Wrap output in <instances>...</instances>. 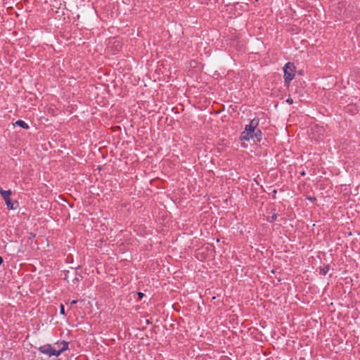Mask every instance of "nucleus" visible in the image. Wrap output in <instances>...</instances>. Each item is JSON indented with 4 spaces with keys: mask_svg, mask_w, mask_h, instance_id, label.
Wrapping results in <instances>:
<instances>
[{
    "mask_svg": "<svg viewBox=\"0 0 360 360\" xmlns=\"http://www.w3.org/2000/svg\"><path fill=\"white\" fill-rule=\"evenodd\" d=\"M3 189L1 188V187L0 186V191H1Z\"/></svg>",
    "mask_w": 360,
    "mask_h": 360,
    "instance_id": "nucleus-14",
    "label": "nucleus"
},
{
    "mask_svg": "<svg viewBox=\"0 0 360 360\" xmlns=\"http://www.w3.org/2000/svg\"><path fill=\"white\" fill-rule=\"evenodd\" d=\"M11 193H12V192L11 190H8V191L2 190L1 191H0V194L3 197L4 200H6L7 198H10Z\"/></svg>",
    "mask_w": 360,
    "mask_h": 360,
    "instance_id": "nucleus-4",
    "label": "nucleus"
},
{
    "mask_svg": "<svg viewBox=\"0 0 360 360\" xmlns=\"http://www.w3.org/2000/svg\"><path fill=\"white\" fill-rule=\"evenodd\" d=\"M5 200V202L7 205V207L10 210H13V209H15V207L13 206V203L11 202V198H7L6 200Z\"/></svg>",
    "mask_w": 360,
    "mask_h": 360,
    "instance_id": "nucleus-6",
    "label": "nucleus"
},
{
    "mask_svg": "<svg viewBox=\"0 0 360 360\" xmlns=\"http://www.w3.org/2000/svg\"><path fill=\"white\" fill-rule=\"evenodd\" d=\"M60 312L62 314H65V307L63 304L60 305Z\"/></svg>",
    "mask_w": 360,
    "mask_h": 360,
    "instance_id": "nucleus-7",
    "label": "nucleus"
},
{
    "mask_svg": "<svg viewBox=\"0 0 360 360\" xmlns=\"http://www.w3.org/2000/svg\"><path fill=\"white\" fill-rule=\"evenodd\" d=\"M312 130H316L317 132H319V131H321L322 130V129L319 127H314V128L312 129Z\"/></svg>",
    "mask_w": 360,
    "mask_h": 360,
    "instance_id": "nucleus-8",
    "label": "nucleus"
},
{
    "mask_svg": "<svg viewBox=\"0 0 360 360\" xmlns=\"http://www.w3.org/2000/svg\"><path fill=\"white\" fill-rule=\"evenodd\" d=\"M15 124L18 125V126H20V127H22L24 129H28L29 128L28 124L26 122H25L24 121H22V120H18V121H16Z\"/></svg>",
    "mask_w": 360,
    "mask_h": 360,
    "instance_id": "nucleus-5",
    "label": "nucleus"
},
{
    "mask_svg": "<svg viewBox=\"0 0 360 360\" xmlns=\"http://www.w3.org/2000/svg\"><path fill=\"white\" fill-rule=\"evenodd\" d=\"M77 302V301L74 300L71 301L70 304L71 305L75 304Z\"/></svg>",
    "mask_w": 360,
    "mask_h": 360,
    "instance_id": "nucleus-12",
    "label": "nucleus"
},
{
    "mask_svg": "<svg viewBox=\"0 0 360 360\" xmlns=\"http://www.w3.org/2000/svg\"><path fill=\"white\" fill-rule=\"evenodd\" d=\"M284 79L286 82L292 81L295 77V66L292 63L285 64L284 68Z\"/></svg>",
    "mask_w": 360,
    "mask_h": 360,
    "instance_id": "nucleus-3",
    "label": "nucleus"
},
{
    "mask_svg": "<svg viewBox=\"0 0 360 360\" xmlns=\"http://www.w3.org/2000/svg\"><path fill=\"white\" fill-rule=\"evenodd\" d=\"M286 101H287V103H288L290 104L292 103V102H293V101L291 98H288Z\"/></svg>",
    "mask_w": 360,
    "mask_h": 360,
    "instance_id": "nucleus-9",
    "label": "nucleus"
},
{
    "mask_svg": "<svg viewBox=\"0 0 360 360\" xmlns=\"http://www.w3.org/2000/svg\"><path fill=\"white\" fill-rule=\"evenodd\" d=\"M257 120H252L249 124L246 125L245 131L241 134L240 139L252 140L254 142L259 141L262 139V132L257 128Z\"/></svg>",
    "mask_w": 360,
    "mask_h": 360,
    "instance_id": "nucleus-1",
    "label": "nucleus"
},
{
    "mask_svg": "<svg viewBox=\"0 0 360 360\" xmlns=\"http://www.w3.org/2000/svg\"><path fill=\"white\" fill-rule=\"evenodd\" d=\"M276 219V214H274L272 217H271V221H274Z\"/></svg>",
    "mask_w": 360,
    "mask_h": 360,
    "instance_id": "nucleus-11",
    "label": "nucleus"
},
{
    "mask_svg": "<svg viewBox=\"0 0 360 360\" xmlns=\"http://www.w3.org/2000/svg\"><path fill=\"white\" fill-rule=\"evenodd\" d=\"M138 295L139 298H142L144 296V294L143 292H138Z\"/></svg>",
    "mask_w": 360,
    "mask_h": 360,
    "instance_id": "nucleus-10",
    "label": "nucleus"
},
{
    "mask_svg": "<svg viewBox=\"0 0 360 360\" xmlns=\"http://www.w3.org/2000/svg\"><path fill=\"white\" fill-rule=\"evenodd\" d=\"M2 262H3V259H2V258L0 257V265L2 264Z\"/></svg>",
    "mask_w": 360,
    "mask_h": 360,
    "instance_id": "nucleus-13",
    "label": "nucleus"
},
{
    "mask_svg": "<svg viewBox=\"0 0 360 360\" xmlns=\"http://www.w3.org/2000/svg\"><path fill=\"white\" fill-rule=\"evenodd\" d=\"M61 344L63 345L62 348L57 349L56 348L51 347L50 345H45L43 346H41L39 347V351L49 356H58L63 351L68 349V343L66 342H62Z\"/></svg>",
    "mask_w": 360,
    "mask_h": 360,
    "instance_id": "nucleus-2",
    "label": "nucleus"
}]
</instances>
